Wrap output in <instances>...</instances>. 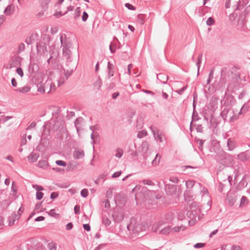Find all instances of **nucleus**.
I'll list each match as a JSON object with an SVG mask.
<instances>
[{
	"label": "nucleus",
	"mask_w": 250,
	"mask_h": 250,
	"mask_svg": "<svg viewBox=\"0 0 250 250\" xmlns=\"http://www.w3.org/2000/svg\"><path fill=\"white\" fill-rule=\"evenodd\" d=\"M216 159L220 164L226 167H229L233 162V156L224 150H222L220 154L216 156Z\"/></svg>",
	"instance_id": "1"
},
{
	"label": "nucleus",
	"mask_w": 250,
	"mask_h": 250,
	"mask_svg": "<svg viewBox=\"0 0 250 250\" xmlns=\"http://www.w3.org/2000/svg\"><path fill=\"white\" fill-rule=\"evenodd\" d=\"M165 191L168 196H175L179 197L182 193L181 186H176L171 184L165 183Z\"/></svg>",
	"instance_id": "2"
},
{
	"label": "nucleus",
	"mask_w": 250,
	"mask_h": 250,
	"mask_svg": "<svg viewBox=\"0 0 250 250\" xmlns=\"http://www.w3.org/2000/svg\"><path fill=\"white\" fill-rule=\"evenodd\" d=\"M229 91L228 88L225 92L223 99L221 101V104L223 106L232 107L236 103V100L232 95H227V92Z\"/></svg>",
	"instance_id": "3"
},
{
	"label": "nucleus",
	"mask_w": 250,
	"mask_h": 250,
	"mask_svg": "<svg viewBox=\"0 0 250 250\" xmlns=\"http://www.w3.org/2000/svg\"><path fill=\"white\" fill-rule=\"evenodd\" d=\"M127 229L132 231L133 234H139V233L145 230V226L142 224L135 222L134 224L132 223L127 226Z\"/></svg>",
	"instance_id": "4"
},
{
	"label": "nucleus",
	"mask_w": 250,
	"mask_h": 250,
	"mask_svg": "<svg viewBox=\"0 0 250 250\" xmlns=\"http://www.w3.org/2000/svg\"><path fill=\"white\" fill-rule=\"evenodd\" d=\"M60 42L62 45H63L62 49L63 55L66 57V59H70V55L71 54V51L70 50V48L71 46V43L70 42H65L63 43L62 35H61L60 36Z\"/></svg>",
	"instance_id": "5"
},
{
	"label": "nucleus",
	"mask_w": 250,
	"mask_h": 250,
	"mask_svg": "<svg viewBox=\"0 0 250 250\" xmlns=\"http://www.w3.org/2000/svg\"><path fill=\"white\" fill-rule=\"evenodd\" d=\"M112 216L116 223L121 222L125 217L123 209L119 208H114Z\"/></svg>",
	"instance_id": "6"
},
{
	"label": "nucleus",
	"mask_w": 250,
	"mask_h": 250,
	"mask_svg": "<svg viewBox=\"0 0 250 250\" xmlns=\"http://www.w3.org/2000/svg\"><path fill=\"white\" fill-rule=\"evenodd\" d=\"M47 45L48 44L46 42L42 41L37 42L36 48L38 54L47 55L48 53Z\"/></svg>",
	"instance_id": "7"
},
{
	"label": "nucleus",
	"mask_w": 250,
	"mask_h": 250,
	"mask_svg": "<svg viewBox=\"0 0 250 250\" xmlns=\"http://www.w3.org/2000/svg\"><path fill=\"white\" fill-rule=\"evenodd\" d=\"M49 144V141L47 137H44L41 139V141L38 146L36 147V150L40 152L44 151L47 147Z\"/></svg>",
	"instance_id": "8"
},
{
	"label": "nucleus",
	"mask_w": 250,
	"mask_h": 250,
	"mask_svg": "<svg viewBox=\"0 0 250 250\" xmlns=\"http://www.w3.org/2000/svg\"><path fill=\"white\" fill-rule=\"evenodd\" d=\"M232 184H229L228 181L223 180V183L220 182L218 186V190L221 193H225V191L229 190Z\"/></svg>",
	"instance_id": "9"
},
{
	"label": "nucleus",
	"mask_w": 250,
	"mask_h": 250,
	"mask_svg": "<svg viewBox=\"0 0 250 250\" xmlns=\"http://www.w3.org/2000/svg\"><path fill=\"white\" fill-rule=\"evenodd\" d=\"M22 61V58L19 56L14 55L13 57H12L9 65L10 67L12 68L13 67H17L18 66H20L21 65V62Z\"/></svg>",
	"instance_id": "10"
},
{
	"label": "nucleus",
	"mask_w": 250,
	"mask_h": 250,
	"mask_svg": "<svg viewBox=\"0 0 250 250\" xmlns=\"http://www.w3.org/2000/svg\"><path fill=\"white\" fill-rule=\"evenodd\" d=\"M150 129H151L155 139L158 140L160 142H162V133L160 132L157 128L152 126H150Z\"/></svg>",
	"instance_id": "11"
},
{
	"label": "nucleus",
	"mask_w": 250,
	"mask_h": 250,
	"mask_svg": "<svg viewBox=\"0 0 250 250\" xmlns=\"http://www.w3.org/2000/svg\"><path fill=\"white\" fill-rule=\"evenodd\" d=\"M227 146L228 150L232 151L236 147L237 143L235 140L232 138H229L227 140Z\"/></svg>",
	"instance_id": "12"
},
{
	"label": "nucleus",
	"mask_w": 250,
	"mask_h": 250,
	"mask_svg": "<svg viewBox=\"0 0 250 250\" xmlns=\"http://www.w3.org/2000/svg\"><path fill=\"white\" fill-rule=\"evenodd\" d=\"M39 35L37 33H33L27 37L25 42L28 44L30 45L32 44L34 42L38 40Z\"/></svg>",
	"instance_id": "13"
},
{
	"label": "nucleus",
	"mask_w": 250,
	"mask_h": 250,
	"mask_svg": "<svg viewBox=\"0 0 250 250\" xmlns=\"http://www.w3.org/2000/svg\"><path fill=\"white\" fill-rule=\"evenodd\" d=\"M200 210H189L187 212V216L191 220H196V217L198 216Z\"/></svg>",
	"instance_id": "14"
},
{
	"label": "nucleus",
	"mask_w": 250,
	"mask_h": 250,
	"mask_svg": "<svg viewBox=\"0 0 250 250\" xmlns=\"http://www.w3.org/2000/svg\"><path fill=\"white\" fill-rule=\"evenodd\" d=\"M15 10V6L12 4H9L7 6V7L5 8L4 11V13L8 16H10L12 15Z\"/></svg>",
	"instance_id": "15"
},
{
	"label": "nucleus",
	"mask_w": 250,
	"mask_h": 250,
	"mask_svg": "<svg viewBox=\"0 0 250 250\" xmlns=\"http://www.w3.org/2000/svg\"><path fill=\"white\" fill-rule=\"evenodd\" d=\"M108 75L106 77L107 79H109L112 76H113L114 73L115 67L113 64L111 63L110 62L107 63Z\"/></svg>",
	"instance_id": "16"
},
{
	"label": "nucleus",
	"mask_w": 250,
	"mask_h": 250,
	"mask_svg": "<svg viewBox=\"0 0 250 250\" xmlns=\"http://www.w3.org/2000/svg\"><path fill=\"white\" fill-rule=\"evenodd\" d=\"M148 195L150 197V199L152 200L159 199L162 197L161 194L158 191L154 190L150 191L148 193Z\"/></svg>",
	"instance_id": "17"
},
{
	"label": "nucleus",
	"mask_w": 250,
	"mask_h": 250,
	"mask_svg": "<svg viewBox=\"0 0 250 250\" xmlns=\"http://www.w3.org/2000/svg\"><path fill=\"white\" fill-rule=\"evenodd\" d=\"M157 79L160 83L166 84L168 80V77L164 73H159L157 75Z\"/></svg>",
	"instance_id": "18"
},
{
	"label": "nucleus",
	"mask_w": 250,
	"mask_h": 250,
	"mask_svg": "<svg viewBox=\"0 0 250 250\" xmlns=\"http://www.w3.org/2000/svg\"><path fill=\"white\" fill-rule=\"evenodd\" d=\"M149 145L148 142L146 141H144L142 142L140 147L139 148L141 149V151L143 152V155H145L147 153V152L149 150ZM139 150L140 151V149Z\"/></svg>",
	"instance_id": "19"
},
{
	"label": "nucleus",
	"mask_w": 250,
	"mask_h": 250,
	"mask_svg": "<svg viewBox=\"0 0 250 250\" xmlns=\"http://www.w3.org/2000/svg\"><path fill=\"white\" fill-rule=\"evenodd\" d=\"M245 177L246 175H244L242 179L239 182V183L236 186V188L237 189V190H241L247 186L248 182L245 179Z\"/></svg>",
	"instance_id": "20"
},
{
	"label": "nucleus",
	"mask_w": 250,
	"mask_h": 250,
	"mask_svg": "<svg viewBox=\"0 0 250 250\" xmlns=\"http://www.w3.org/2000/svg\"><path fill=\"white\" fill-rule=\"evenodd\" d=\"M184 199L186 202H190L193 200L192 192L190 190H186L184 193Z\"/></svg>",
	"instance_id": "21"
},
{
	"label": "nucleus",
	"mask_w": 250,
	"mask_h": 250,
	"mask_svg": "<svg viewBox=\"0 0 250 250\" xmlns=\"http://www.w3.org/2000/svg\"><path fill=\"white\" fill-rule=\"evenodd\" d=\"M18 215L15 212L13 213L8 217V226H12L15 224V222L17 220Z\"/></svg>",
	"instance_id": "22"
},
{
	"label": "nucleus",
	"mask_w": 250,
	"mask_h": 250,
	"mask_svg": "<svg viewBox=\"0 0 250 250\" xmlns=\"http://www.w3.org/2000/svg\"><path fill=\"white\" fill-rule=\"evenodd\" d=\"M39 157V155L38 153L31 152L29 155L28 156V159L29 161L31 163H33L34 162H36L38 158Z\"/></svg>",
	"instance_id": "23"
},
{
	"label": "nucleus",
	"mask_w": 250,
	"mask_h": 250,
	"mask_svg": "<svg viewBox=\"0 0 250 250\" xmlns=\"http://www.w3.org/2000/svg\"><path fill=\"white\" fill-rule=\"evenodd\" d=\"M84 155V152L81 150H75L73 153V157L76 159L82 158Z\"/></svg>",
	"instance_id": "24"
},
{
	"label": "nucleus",
	"mask_w": 250,
	"mask_h": 250,
	"mask_svg": "<svg viewBox=\"0 0 250 250\" xmlns=\"http://www.w3.org/2000/svg\"><path fill=\"white\" fill-rule=\"evenodd\" d=\"M39 66L37 64L35 63H30L29 66V72L34 74L36 72L39 70Z\"/></svg>",
	"instance_id": "25"
},
{
	"label": "nucleus",
	"mask_w": 250,
	"mask_h": 250,
	"mask_svg": "<svg viewBox=\"0 0 250 250\" xmlns=\"http://www.w3.org/2000/svg\"><path fill=\"white\" fill-rule=\"evenodd\" d=\"M51 0H40V4L43 11H46L48 9V4L50 3Z\"/></svg>",
	"instance_id": "26"
},
{
	"label": "nucleus",
	"mask_w": 250,
	"mask_h": 250,
	"mask_svg": "<svg viewBox=\"0 0 250 250\" xmlns=\"http://www.w3.org/2000/svg\"><path fill=\"white\" fill-rule=\"evenodd\" d=\"M31 87L28 86H24L22 87H20L15 89V91L23 94L26 93L30 90Z\"/></svg>",
	"instance_id": "27"
},
{
	"label": "nucleus",
	"mask_w": 250,
	"mask_h": 250,
	"mask_svg": "<svg viewBox=\"0 0 250 250\" xmlns=\"http://www.w3.org/2000/svg\"><path fill=\"white\" fill-rule=\"evenodd\" d=\"M230 110V108L228 107H225L224 109L221 112L220 116L223 119L224 122L227 120V115Z\"/></svg>",
	"instance_id": "28"
},
{
	"label": "nucleus",
	"mask_w": 250,
	"mask_h": 250,
	"mask_svg": "<svg viewBox=\"0 0 250 250\" xmlns=\"http://www.w3.org/2000/svg\"><path fill=\"white\" fill-rule=\"evenodd\" d=\"M38 166L40 168L46 169L48 167L49 164L46 160H41L38 162Z\"/></svg>",
	"instance_id": "29"
},
{
	"label": "nucleus",
	"mask_w": 250,
	"mask_h": 250,
	"mask_svg": "<svg viewBox=\"0 0 250 250\" xmlns=\"http://www.w3.org/2000/svg\"><path fill=\"white\" fill-rule=\"evenodd\" d=\"M161 158V156L159 154H157L155 158L151 162V164L154 167L157 166L160 163V159Z\"/></svg>",
	"instance_id": "30"
},
{
	"label": "nucleus",
	"mask_w": 250,
	"mask_h": 250,
	"mask_svg": "<svg viewBox=\"0 0 250 250\" xmlns=\"http://www.w3.org/2000/svg\"><path fill=\"white\" fill-rule=\"evenodd\" d=\"M145 15L140 14H138L137 17L136 21L138 23L140 24L141 25H143L145 23Z\"/></svg>",
	"instance_id": "31"
},
{
	"label": "nucleus",
	"mask_w": 250,
	"mask_h": 250,
	"mask_svg": "<svg viewBox=\"0 0 250 250\" xmlns=\"http://www.w3.org/2000/svg\"><path fill=\"white\" fill-rule=\"evenodd\" d=\"M171 230V227L169 226H167V227H166L162 229L159 232V233L162 234L164 235H167L168 234Z\"/></svg>",
	"instance_id": "32"
},
{
	"label": "nucleus",
	"mask_w": 250,
	"mask_h": 250,
	"mask_svg": "<svg viewBox=\"0 0 250 250\" xmlns=\"http://www.w3.org/2000/svg\"><path fill=\"white\" fill-rule=\"evenodd\" d=\"M195 141L199 145V146H198L199 149L201 151H202V150L203 149V144H204L205 140L200 139L199 138H198L197 137H195Z\"/></svg>",
	"instance_id": "33"
},
{
	"label": "nucleus",
	"mask_w": 250,
	"mask_h": 250,
	"mask_svg": "<svg viewBox=\"0 0 250 250\" xmlns=\"http://www.w3.org/2000/svg\"><path fill=\"white\" fill-rule=\"evenodd\" d=\"M41 38L42 41H44V42H46L48 44H49L51 40V37L50 35L46 34H43L42 35Z\"/></svg>",
	"instance_id": "34"
},
{
	"label": "nucleus",
	"mask_w": 250,
	"mask_h": 250,
	"mask_svg": "<svg viewBox=\"0 0 250 250\" xmlns=\"http://www.w3.org/2000/svg\"><path fill=\"white\" fill-rule=\"evenodd\" d=\"M102 223L105 227H108L110 225L111 222L107 217L104 216L102 217Z\"/></svg>",
	"instance_id": "35"
},
{
	"label": "nucleus",
	"mask_w": 250,
	"mask_h": 250,
	"mask_svg": "<svg viewBox=\"0 0 250 250\" xmlns=\"http://www.w3.org/2000/svg\"><path fill=\"white\" fill-rule=\"evenodd\" d=\"M63 123L62 121H56L53 125V129L57 130L61 126H62Z\"/></svg>",
	"instance_id": "36"
},
{
	"label": "nucleus",
	"mask_w": 250,
	"mask_h": 250,
	"mask_svg": "<svg viewBox=\"0 0 250 250\" xmlns=\"http://www.w3.org/2000/svg\"><path fill=\"white\" fill-rule=\"evenodd\" d=\"M249 203V200L247 197L243 196L240 200V206L243 207Z\"/></svg>",
	"instance_id": "37"
},
{
	"label": "nucleus",
	"mask_w": 250,
	"mask_h": 250,
	"mask_svg": "<svg viewBox=\"0 0 250 250\" xmlns=\"http://www.w3.org/2000/svg\"><path fill=\"white\" fill-rule=\"evenodd\" d=\"M191 118L192 119V121L193 120L196 121H197L201 119L196 110H193Z\"/></svg>",
	"instance_id": "38"
},
{
	"label": "nucleus",
	"mask_w": 250,
	"mask_h": 250,
	"mask_svg": "<svg viewBox=\"0 0 250 250\" xmlns=\"http://www.w3.org/2000/svg\"><path fill=\"white\" fill-rule=\"evenodd\" d=\"M167 222L164 221H162V220H161L160 221H159L158 223H157L156 224H154L153 226H152V229H155L154 230V231H157V229H158V228L162 225V224H164L165 223H166Z\"/></svg>",
	"instance_id": "39"
},
{
	"label": "nucleus",
	"mask_w": 250,
	"mask_h": 250,
	"mask_svg": "<svg viewBox=\"0 0 250 250\" xmlns=\"http://www.w3.org/2000/svg\"><path fill=\"white\" fill-rule=\"evenodd\" d=\"M238 157L242 161H245L248 160L247 155L245 152H241L238 155Z\"/></svg>",
	"instance_id": "40"
},
{
	"label": "nucleus",
	"mask_w": 250,
	"mask_h": 250,
	"mask_svg": "<svg viewBox=\"0 0 250 250\" xmlns=\"http://www.w3.org/2000/svg\"><path fill=\"white\" fill-rule=\"evenodd\" d=\"M195 181L188 180L186 181V186L187 188H192L194 186Z\"/></svg>",
	"instance_id": "41"
},
{
	"label": "nucleus",
	"mask_w": 250,
	"mask_h": 250,
	"mask_svg": "<svg viewBox=\"0 0 250 250\" xmlns=\"http://www.w3.org/2000/svg\"><path fill=\"white\" fill-rule=\"evenodd\" d=\"M81 8L80 7H77L75 10L74 19H78L81 15Z\"/></svg>",
	"instance_id": "42"
},
{
	"label": "nucleus",
	"mask_w": 250,
	"mask_h": 250,
	"mask_svg": "<svg viewBox=\"0 0 250 250\" xmlns=\"http://www.w3.org/2000/svg\"><path fill=\"white\" fill-rule=\"evenodd\" d=\"M123 154V150L122 148H118L116 149V153L115 156L118 158L122 157Z\"/></svg>",
	"instance_id": "43"
},
{
	"label": "nucleus",
	"mask_w": 250,
	"mask_h": 250,
	"mask_svg": "<svg viewBox=\"0 0 250 250\" xmlns=\"http://www.w3.org/2000/svg\"><path fill=\"white\" fill-rule=\"evenodd\" d=\"M47 248L50 250H56L57 245L55 243L51 242L48 244Z\"/></svg>",
	"instance_id": "44"
},
{
	"label": "nucleus",
	"mask_w": 250,
	"mask_h": 250,
	"mask_svg": "<svg viewBox=\"0 0 250 250\" xmlns=\"http://www.w3.org/2000/svg\"><path fill=\"white\" fill-rule=\"evenodd\" d=\"M147 134L146 131L143 130L141 131H139L137 134V137L138 138H142L144 136H146Z\"/></svg>",
	"instance_id": "45"
},
{
	"label": "nucleus",
	"mask_w": 250,
	"mask_h": 250,
	"mask_svg": "<svg viewBox=\"0 0 250 250\" xmlns=\"http://www.w3.org/2000/svg\"><path fill=\"white\" fill-rule=\"evenodd\" d=\"M194 126L196 127V130L197 132H204L203 127L201 124H196V125H194Z\"/></svg>",
	"instance_id": "46"
},
{
	"label": "nucleus",
	"mask_w": 250,
	"mask_h": 250,
	"mask_svg": "<svg viewBox=\"0 0 250 250\" xmlns=\"http://www.w3.org/2000/svg\"><path fill=\"white\" fill-rule=\"evenodd\" d=\"M45 84H40L39 86L37 85V90L38 92L44 93L45 92Z\"/></svg>",
	"instance_id": "47"
},
{
	"label": "nucleus",
	"mask_w": 250,
	"mask_h": 250,
	"mask_svg": "<svg viewBox=\"0 0 250 250\" xmlns=\"http://www.w3.org/2000/svg\"><path fill=\"white\" fill-rule=\"evenodd\" d=\"M190 210H199V209H197L198 206L197 203L196 202H193L190 204L189 205Z\"/></svg>",
	"instance_id": "48"
},
{
	"label": "nucleus",
	"mask_w": 250,
	"mask_h": 250,
	"mask_svg": "<svg viewBox=\"0 0 250 250\" xmlns=\"http://www.w3.org/2000/svg\"><path fill=\"white\" fill-rule=\"evenodd\" d=\"M215 21L212 17H209L206 21V23L208 26H211L214 23Z\"/></svg>",
	"instance_id": "49"
},
{
	"label": "nucleus",
	"mask_w": 250,
	"mask_h": 250,
	"mask_svg": "<svg viewBox=\"0 0 250 250\" xmlns=\"http://www.w3.org/2000/svg\"><path fill=\"white\" fill-rule=\"evenodd\" d=\"M188 86V85L184 86L181 88L175 91V92L179 95H182L184 93V91L187 89Z\"/></svg>",
	"instance_id": "50"
},
{
	"label": "nucleus",
	"mask_w": 250,
	"mask_h": 250,
	"mask_svg": "<svg viewBox=\"0 0 250 250\" xmlns=\"http://www.w3.org/2000/svg\"><path fill=\"white\" fill-rule=\"evenodd\" d=\"M48 215L52 217H58V216L59 215V214L56 213L55 212V209H51L49 212H47Z\"/></svg>",
	"instance_id": "51"
},
{
	"label": "nucleus",
	"mask_w": 250,
	"mask_h": 250,
	"mask_svg": "<svg viewBox=\"0 0 250 250\" xmlns=\"http://www.w3.org/2000/svg\"><path fill=\"white\" fill-rule=\"evenodd\" d=\"M102 84H103L102 81H96L95 82V83L93 84V85H94V86L95 88H96L98 90H99L101 88V87L102 85Z\"/></svg>",
	"instance_id": "52"
},
{
	"label": "nucleus",
	"mask_w": 250,
	"mask_h": 250,
	"mask_svg": "<svg viewBox=\"0 0 250 250\" xmlns=\"http://www.w3.org/2000/svg\"><path fill=\"white\" fill-rule=\"evenodd\" d=\"M125 6L126 8L130 10L135 11L136 9V8L134 6L129 3H125Z\"/></svg>",
	"instance_id": "53"
},
{
	"label": "nucleus",
	"mask_w": 250,
	"mask_h": 250,
	"mask_svg": "<svg viewBox=\"0 0 250 250\" xmlns=\"http://www.w3.org/2000/svg\"><path fill=\"white\" fill-rule=\"evenodd\" d=\"M88 191L86 188H84L81 191V195L83 197L86 198L88 196Z\"/></svg>",
	"instance_id": "54"
},
{
	"label": "nucleus",
	"mask_w": 250,
	"mask_h": 250,
	"mask_svg": "<svg viewBox=\"0 0 250 250\" xmlns=\"http://www.w3.org/2000/svg\"><path fill=\"white\" fill-rule=\"evenodd\" d=\"M73 72V70H64V74L66 80H67L68 78L71 75Z\"/></svg>",
	"instance_id": "55"
},
{
	"label": "nucleus",
	"mask_w": 250,
	"mask_h": 250,
	"mask_svg": "<svg viewBox=\"0 0 250 250\" xmlns=\"http://www.w3.org/2000/svg\"><path fill=\"white\" fill-rule=\"evenodd\" d=\"M33 188L37 190V192H39L44 190V188L41 186L38 185H33Z\"/></svg>",
	"instance_id": "56"
},
{
	"label": "nucleus",
	"mask_w": 250,
	"mask_h": 250,
	"mask_svg": "<svg viewBox=\"0 0 250 250\" xmlns=\"http://www.w3.org/2000/svg\"><path fill=\"white\" fill-rule=\"evenodd\" d=\"M24 208L22 207H21L18 210V214H17L18 215V218H17L18 220H19L20 219L22 213L24 211Z\"/></svg>",
	"instance_id": "57"
},
{
	"label": "nucleus",
	"mask_w": 250,
	"mask_h": 250,
	"mask_svg": "<svg viewBox=\"0 0 250 250\" xmlns=\"http://www.w3.org/2000/svg\"><path fill=\"white\" fill-rule=\"evenodd\" d=\"M143 183L144 185H147L149 186L154 185V183L149 179H144L143 180Z\"/></svg>",
	"instance_id": "58"
},
{
	"label": "nucleus",
	"mask_w": 250,
	"mask_h": 250,
	"mask_svg": "<svg viewBox=\"0 0 250 250\" xmlns=\"http://www.w3.org/2000/svg\"><path fill=\"white\" fill-rule=\"evenodd\" d=\"M55 163L59 166L65 167L66 166V163L62 160H57Z\"/></svg>",
	"instance_id": "59"
},
{
	"label": "nucleus",
	"mask_w": 250,
	"mask_h": 250,
	"mask_svg": "<svg viewBox=\"0 0 250 250\" xmlns=\"http://www.w3.org/2000/svg\"><path fill=\"white\" fill-rule=\"evenodd\" d=\"M25 49V44L23 43H21L18 46V52L20 53Z\"/></svg>",
	"instance_id": "60"
},
{
	"label": "nucleus",
	"mask_w": 250,
	"mask_h": 250,
	"mask_svg": "<svg viewBox=\"0 0 250 250\" xmlns=\"http://www.w3.org/2000/svg\"><path fill=\"white\" fill-rule=\"evenodd\" d=\"M169 181L173 183H178L180 181V180L176 176H171L169 178Z\"/></svg>",
	"instance_id": "61"
},
{
	"label": "nucleus",
	"mask_w": 250,
	"mask_h": 250,
	"mask_svg": "<svg viewBox=\"0 0 250 250\" xmlns=\"http://www.w3.org/2000/svg\"><path fill=\"white\" fill-rule=\"evenodd\" d=\"M43 193L41 191L36 192V199L38 200H41L43 198Z\"/></svg>",
	"instance_id": "62"
},
{
	"label": "nucleus",
	"mask_w": 250,
	"mask_h": 250,
	"mask_svg": "<svg viewBox=\"0 0 250 250\" xmlns=\"http://www.w3.org/2000/svg\"><path fill=\"white\" fill-rule=\"evenodd\" d=\"M205 245H206V243H197L195 244L193 246V247L195 249H200V248H202L204 247L205 246Z\"/></svg>",
	"instance_id": "63"
},
{
	"label": "nucleus",
	"mask_w": 250,
	"mask_h": 250,
	"mask_svg": "<svg viewBox=\"0 0 250 250\" xmlns=\"http://www.w3.org/2000/svg\"><path fill=\"white\" fill-rule=\"evenodd\" d=\"M107 246L106 243H103L99 245L97 247H96L94 250H101L103 249L105 246Z\"/></svg>",
	"instance_id": "64"
}]
</instances>
